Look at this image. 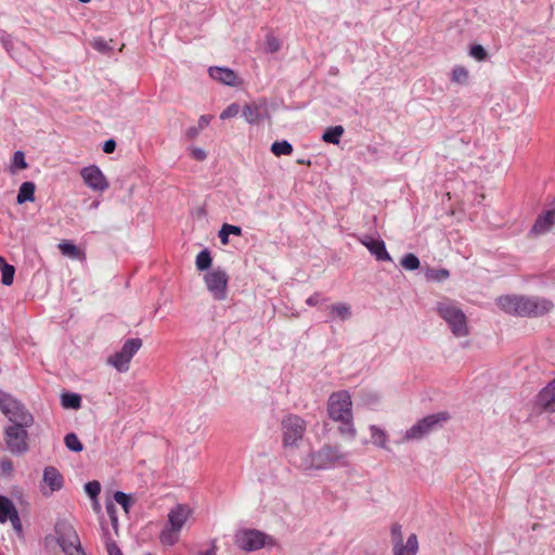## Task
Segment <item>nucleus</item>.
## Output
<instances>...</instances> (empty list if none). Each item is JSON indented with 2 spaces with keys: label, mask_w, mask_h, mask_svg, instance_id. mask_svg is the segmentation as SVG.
Returning <instances> with one entry per match:
<instances>
[{
  "label": "nucleus",
  "mask_w": 555,
  "mask_h": 555,
  "mask_svg": "<svg viewBox=\"0 0 555 555\" xmlns=\"http://www.w3.org/2000/svg\"><path fill=\"white\" fill-rule=\"evenodd\" d=\"M217 546L215 542H212L210 548L204 552H199L197 555H216Z\"/></svg>",
  "instance_id": "56"
},
{
  "label": "nucleus",
  "mask_w": 555,
  "mask_h": 555,
  "mask_svg": "<svg viewBox=\"0 0 555 555\" xmlns=\"http://www.w3.org/2000/svg\"><path fill=\"white\" fill-rule=\"evenodd\" d=\"M85 490L91 499H95L101 492V485L96 480L89 481L85 485Z\"/></svg>",
  "instance_id": "43"
},
{
  "label": "nucleus",
  "mask_w": 555,
  "mask_h": 555,
  "mask_svg": "<svg viewBox=\"0 0 555 555\" xmlns=\"http://www.w3.org/2000/svg\"><path fill=\"white\" fill-rule=\"evenodd\" d=\"M401 266L405 269V270H409V271H413V270H416L420 268V259L417 258L416 255L412 254V253H409V254H405L401 261H400Z\"/></svg>",
  "instance_id": "35"
},
{
  "label": "nucleus",
  "mask_w": 555,
  "mask_h": 555,
  "mask_svg": "<svg viewBox=\"0 0 555 555\" xmlns=\"http://www.w3.org/2000/svg\"><path fill=\"white\" fill-rule=\"evenodd\" d=\"M92 47L101 52V53H105V52H108L112 48L109 47L108 42L101 38V37H98V38H94L93 41H92Z\"/></svg>",
  "instance_id": "45"
},
{
  "label": "nucleus",
  "mask_w": 555,
  "mask_h": 555,
  "mask_svg": "<svg viewBox=\"0 0 555 555\" xmlns=\"http://www.w3.org/2000/svg\"><path fill=\"white\" fill-rule=\"evenodd\" d=\"M436 310L440 318L447 322L455 337H465L469 334L467 318L453 301L449 299L439 301Z\"/></svg>",
  "instance_id": "4"
},
{
  "label": "nucleus",
  "mask_w": 555,
  "mask_h": 555,
  "mask_svg": "<svg viewBox=\"0 0 555 555\" xmlns=\"http://www.w3.org/2000/svg\"><path fill=\"white\" fill-rule=\"evenodd\" d=\"M0 43L8 53H11L13 51V37L4 29H0Z\"/></svg>",
  "instance_id": "39"
},
{
  "label": "nucleus",
  "mask_w": 555,
  "mask_h": 555,
  "mask_svg": "<svg viewBox=\"0 0 555 555\" xmlns=\"http://www.w3.org/2000/svg\"><path fill=\"white\" fill-rule=\"evenodd\" d=\"M114 499L118 504L122 506L125 512H129V508L132 504V500L129 494L121 491H116L114 494Z\"/></svg>",
  "instance_id": "38"
},
{
  "label": "nucleus",
  "mask_w": 555,
  "mask_h": 555,
  "mask_svg": "<svg viewBox=\"0 0 555 555\" xmlns=\"http://www.w3.org/2000/svg\"><path fill=\"white\" fill-rule=\"evenodd\" d=\"M349 453L339 446L324 444L318 451L302 452L291 450L288 459L293 466L304 472L324 470L336 466H347Z\"/></svg>",
  "instance_id": "1"
},
{
  "label": "nucleus",
  "mask_w": 555,
  "mask_h": 555,
  "mask_svg": "<svg viewBox=\"0 0 555 555\" xmlns=\"http://www.w3.org/2000/svg\"><path fill=\"white\" fill-rule=\"evenodd\" d=\"M448 420L449 414L447 412H439L436 414L427 415L405 431L403 440H421L441 427L442 423Z\"/></svg>",
  "instance_id": "6"
},
{
  "label": "nucleus",
  "mask_w": 555,
  "mask_h": 555,
  "mask_svg": "<svg viewBox=\"0 0 555 555\" xmlns=\"http://www.w3.org/2000/svg\"><path fill=\"white\" fill-rule=\"evenodd\" d=\"M361 243L370 250V253L376 258L377 261H392V258L388 254L385 242L383 240H375L371 236H365L363 240H361Z\"/></svg>",
  "instance_id": "15"
},
{
  "label": "nucleus",
  "mask_w": 555,
  "mask_h": 555,
  "mask_svg": "<svg viewBox=\"0 0 555 555\" xmlns=\"http://www.w3.org/2000/svg\"><path fill=\"white\" fill-rule=\"evenodd\" d=\"M378 400L377 396L376 395H372L370 397V399L367 400V403H374Z\"/></svg>",
  "instance_id": "57"
},
{
  "label": "nucleus",
  "mask_w": 555,
  "mask_h": 555,
  "mask_svg": "<svg viewBox=\"0 0 555 555\" xmlns=\"http://www.w3.org/2000/svg\"><path fill=\"white\" fill-rule=\"evenodd\" d=\"M322 300L320 293H314L310 297L307 298L306 304L308 306H317Z\"/></svg>",
  "instance_id": "52"
},
{
  "label": "nucleus",
  "mask_w": 555,
  "mask_h": 555,
  "mask_svg": "<svg viewBox=\"0 0 555 555\" xmlns=\"http://www.w3.org/2000/svg\"><path fill=\"white\" fill-rule=\"evenodd\" d=\"M240 113V105L237 103L230 104L223 112L220 114L221 119H229L235 117Z\"/></svg>",
  "instance_id": "44"
},
{
  "label": "nucleus",
  "mask_w": 555,
  "mask_h": 555,
  "mask_svg": "<svg viewBox=\"0 0 555 555\" xmlns=\"http://www.w3.org/2000/svg\"><path fill=\"white\" fill-rule=\"evenodd\" d=\"M222 227L224 228L228 234H233L236 236L242 235V228L238 225L224 223Z\"/></svg>",
  "instance_id": "48"
},
{
  "label": "nucleus",
  "mask_w": 555,
  "mask_h": 555,
  "mask_svg": "<svg viewBox=\"0 0 555 555\" xmlns=\"http://www.w3.org/2000/svg\"><path fill=\"white\" fill-rule=\"evenodd\" d=\"M108 555H122L120 548L114 541H109L106 544Z\"/></svg>",
  "instance_id": "50"
},
{
  "label": "nucleus",
  "mask_w": 555,
  "mask_h": 555,
  "mask_svg": "<svg viewBox=\"0 0 555 555\" xmlns=\"http://www.w3.org/2000/svg\"><path fill=\"white\" fill-rule=\"evenodd\" d=\"M57 544L66 555H86L76 530L68 524L55 527Z\"/></svg>",
  "instance_id": "9"
},
{
  "label": "nucleus",
  "mask_w": 555,
  "mask_h": 555,
  "mask_svg": "<svg viewBox=\"0 0 555 555\" xmlns=\"http://www.w3.org/2000/svg\"><path fill=\"white\" fill-rule=\"evenodd\" d=\"M496 304L508 314L526 318L542 317L554 307L553 302L548 299L524 295L500 296L496 299Z\"/></svg>",
  "instance_id": "2"
},
{
  "label": "nucleus",
  "mask_w": 555,
  "mask_h": 555,
  "mask_svg": "<svg viewBox=\"0 0 555 555\" xmlns=\"http://www.w3.org/2000/svg\"><path fill=\"white\" fill-rule=\"evenodd\" d=\"M30 426L21 423L4 428L7 448L12 454L22 455L29 450L27 428Z\"/></svg>",
  "instance_id": "7"
},
{
  "label": "nucleus",
  "mask_w": 555,
  "mask_h": 555,
  "mask_svg": "<svg viewBox=\"0 0 555 555\" xmlns=\"http://www.w3.org/2000/svg\"><path fill=\"white\" fill-rule=\"evenodd\" d=\"M418 551V541L415 533H411L408 537L405 543L395 545L393 555H416Z\"/></svg>",
  "instance_id": "21"
},
{
  "label": "nucleus",
  "mask_w": 555,
  "mask_h": 555,
  "mask_svg": "<svg viewBox=\"0 0 555 555\" xmlns=\"http://www.w3.org/2000/svg\"><path fill=\"white\" fill-rule=\"evenodd\" d=\"M281 49V41L273 35L269 34L266 37L264 51L267 53H275Z\"/></svg>",
  "instance_id": "37"
},
{
  "label": "nucleus",
  "mask_w": 555,
  "mask_h": 555,
  "mask_svg": "<svg viewBox=\"0 0 555 555\" xmlns=\"http://www.w3.org/2000/svg\"><path fill=\"white\" fill-rule=\"evenodd\" d=\"M201 129L198 127H190L188 130H186V137L189 139H194L198 135Z\"/></svg>",
  "instance_id": "54"
},
{
  "label": "nucleus",
  "mask_w": 555,
  "mask_h": 555,
  "mask_svg": "<svg viewBox=\"0 0 555 555\" xmlns=\"http://www.w3.org/2000/svg\"><path fill=\"white\" fill-rule=\"evenodd\" d=\"M10 520L14 531L18 537L23 535L22 521L14 503L7 496L0 495V522Z\"/></svg>",
  "instance_id": "14"
},
{
  "label": "nucleus",
  "mask_w": 555,
  "mask_h": 555,
  "mask_svg": "<svg viewBox=\"0 0 555 555\" xmlns=\"http://www.w3.org/2000/svg\"><path fill=\"white\" fill-rule=\"evenodd\" d=\"M80 176L83 183L94 192H104L109 188L108 180L96 165L83 167Z\"/></svg>",
  "instance_id": "13"
},
{
  "label": "nucleus",
  "mask_w": 555,
  "mask_h": 555,
  "mask_svg": "<svg viewBox=\"0 0 555 555\" xmlns=\"http://www.w3.org/2000/svg\"><path fill=\"white\" fill-rule=\"evenodd\" d=\"M331 314L345 321L351 317L350 306L347 304H334L330 306Z\"/></svg>",
  "instance_id": "27"
},
{
  "label": "nucleus",
  "mask_w": 555,
  "mask_h": 555,
  "mask_svg": "<svg viewBox=\"0 0 555 555\" xmlns=\"http://www.w3.org/2000/svg\"><path fill=\"white\" fill-rule=\"evenodd\" d=\"M43 482L47 483L53 492L63 488L64 479L62 474L54 466H48L43 470Z\"/></svg>",
  "instance_id": "18"
},
{
  "label": "nucleus",
  "mask_w": 555,
  "mask_h": 555,
  "mask_svg": "<svg viewBox=\"0 0 555 555\" xmlns=\"http://www.w3.org/2000/svg\"><path fill=\"white\" fill-rule=\"evenodd\" d=\"M283 444L287 450H296L294 447L301 440L306 431V422L298 415L288 414L282 420Z\"/></svg>",
  "instance_id": "8"
},
{
  "label": "nucleus",
  "mask_w": 555,
  "mask_h": 555,
  "mask_svg": "<svg viewBox=\"0 0 555 555\" xmlns=\"http://www.w3.org/2000/svg\"><path fill=\"white\" fill-rule=\"evenodd\" d=\"M180 530H176L172 527L168 526L160 532V542L166 545H173L177 543L179 539Z\"/></svg>",
  "instance_id": "30"
},
{
  "label": "nucleus",
  "mask_w": 555,
  "mask_h": 555,
  "mask_svg": "<svg viewBox=\"0 0 555 555\" xmlns=\"http://www.w3.org/2000/svg\"><path fill=\"white\" fill-rule=\"evenodd\" d=\"M263 107L256 103L247 104L243 107L242 115L245 120L250 124H257L262 116Z\"/></svg>",
  "instance_id": "22"
},
{
  "label": "nucleus",
  "mask_w": 555,
  "mask_h": 555,
  "mask_svg": "<svg viewBox=\"0 0 555 555\" xmlns=\"http://www.w3.org/2000/svg\"><path fill=\"white\" fill-rule=\"evenodd\" d=\"M451 80L459 85H466L468 81V70L463 66H455L452 69Z\"/></svg>",
  "instance_id": "33"
},
{
  "label": "nucleus",
  "mask_w": 555,
  "mask_h": 555,
  "mask_svg": "<svg viewBox=\"0 0 555 555\" xmlns=\"http://www.w3.org/2000/svg\"><path fill=\"white\" fill-rule=\"evenodd\" d=\"M344 131L343 126L330 127L323 132L322 140L326 143L338 144Z\"/></svg>",
  "instance_id": "26"
},
{
  "label": "nucleus",
  "mask_w": 555,
  "mask_h": 555,
  "mask_svg": "<svg viewBox=\"0 0 555 555\" xmlns=\"http://www.w3.org/2000/svg\"><path fill=\"white\" fill-rule=\"evenodd\" d=\"M116 149V141L114 139H108L103 144V152L106 154H111Z\"/></svg>",
  "instance_id": "51"
},
{
  "label": "nucleus",
  "mask_w": 555,
  "mask_h": 555,
  "mask_svg": "<svg viewBox=\"0 0 555 555\" xmlns=\"http://www.w3.org/2000/svg\"><path fill=\"white\" fill-rule=\"evenodd\" d=\"M538 399L546 411L555 412V379L540 391Z\"/></svg>",
  "instance_id": "20"
},
{
  "label": "nucleus",
  "mask_w": 555,
  "mask_h": 555,
  "mask_svg": "<svg viewBox=\"0 0 555 555\" xmlns=\"http://www.w3.org/2000/svg\"><path fill=\"white\" fill-rule=\"evenodd\" d=\"M64 443L66 448L73 452H80L83 449L82 443L74 433H69L64 437Z\"/></svg>",
  "instance_id": "34"
},
{
  "label": "nucleus",
  "mask_w": 555,
  "mask_h": 555,
  "mask_svg": "<svg viewBox=\"0 0 555 555\" xmlns=\"http://www.w3.org/2000/svg\"><path fill=\"white\" fill-rule=\"evenodd\" d=\"M61 404L65 409L78 410L81 406V396L76 392H64L61 396Z\"/></svg>",
  "instance_id": "25"
},
{
  "label": "nucleus",
  "mask_w": 555,
  "mask_h": 555,
  "mask_svg": "<svg viewBox=\"0 0 555 555\" xmlns=\"http://www.w3.org/2000/svg\"><path fill=\"white\" fill-rule=\"evenodd\" d=\"M425 276L429 281L442 282L450 276V272L447 269H433L429 268L426 270Z\"/></svg>",
  "instance_id": "32"
},
{
  "label": "nucleus",
  "mask_w": 555,
  "mask_h": 555,
  "mask_svg": "<svg viewBox=\"0 0 555 555\" xmlns=\"http://www.w3.org/2000/svg\"><path fill=\"white\" fill-rule=\"evenodd\" d=\"M0 470H1L2 475L11 476L13 474V470H14L12 461L9 460V459H3L0 462Z\"/></svg>",
  "instance_id": "47"
},
{
  "label": "nucleus",
  "mask_w": 555,
  "mask_h": 555,
  "mask_svg": "<svg viewBox=\"0 0 555 555\" xmlns=\"http://www.w3.org/2000/svg\"><path fill=\"white\" fill-rule=\"evenodd\" d=\"M208 124H209V118L207 116L203 115L198 119V126L197 127L202 130L205 127H207Z\"/></svg>",
  "instance_id": "55"
},
{
  "label": "nucleus",
  "mask_w": 555,
  "mask_h": 555,
  "mask_svg": "<svg viewBox=\"0 0 555 555\" xmlns=\"http://www.w3.org/2000/svg\"><path fill=\"white\" fill-rule=\"evenodd\" d=\"M209 76L217 81H220L227 86H236L237 75L234 70L228 67L214 66L209 68Z\"/></svg>",
  "instance_id": "17"
},
{
  "label": "nucleus",
  "mask_w": 555,
  "mask_h": 555,
  "mask_svg": "<svg viewBox=\"0 0 555 555\" xmlns=\"http://www.w3.org/2000/svg\"><path fill=\"white\" fill-rule=\"evenodd\" d=\"M218 235H219V238H220V241H221V243L223 245H227L229 243V235L230 234L227 233V231L224 230L223 227H221V229L219 230Z\"/></svg>",
  "instance_id": "53"
},
{
  "label": "nucleus",
  "mask_w": 555,
  "mask_h": 555,
  "mask_svg": "<svg viewBox=\"0 0 555 555\" xmlns=\"http://www.w3.org/2000/svg\"><path fill=\"white\" fill-rule=\"evenodd\" d=\"M352 401L348 391L333 392L327 401V414L331 420L339 422V433L354 439L357 430L352 423Z\"/></svg>",
  "instance_id": "3"
},
{
  "label": "nucleus",
  "mask_w": 555,
  "mask_h": 555,
  "mask_svg": "<svg viewBox=\"0 0 555 555\" xmlns=\"http://www.w3.org/2000/svg\"><path fill=\"white\" fill-rule=\"evenodd\" d=\"M298 164H301V165H310V160L309 159H298L297 160Z\"/></svg>",
  "instance_id": "58"
},
{
  "label": "nucleus",
  "mask_w": 555,
  "mask_h": 555,
  "mask_svg": "<svg viewBox=\"0 0 555 555\" xmlns=\"http://www.w3.org/2000/svg\"><path fill=\"white\" fill-rule=\"evenodd\" d=\"M106 513L111 519V522L114 527H117L118 518L116 506L112 501L106 502L105 504Z\"/></svg>",
  "instance_id": "46"
},
{
  "label": "nucleus",
  "mask_w": 555,
  "mask_h": 555,
  "mask_svg": "<svg viewBox=\"0 0 555 555\" xmlns=\"http://www.w3.org/2000/svg\"><path fill=\"white\" fill-rule=\"evenodd\" d=\"M142 347L141 338H129L127 339L121 349L118 352L109 356L107 363L114 366L118 372L124 373L129 370V363L133 356Z\"/></svg>",
  "instance_id": "10"
},
{
  "label": "nucleus",
  "mask_w": 555,
  "mask_h": 555,
  "mask_svg": "<svg viewBox=\"0 0 555 555\" xmlns=\"http://www.w3.org/2000/svg\"><path fill=\"white\" fill-rule=\"evenodd\" d=\"M270 150L275 156L291 155L293 145L287 140L275 141L272 143Z\"/></svg>",
  "instance_id": "28"
},
{
  "label": "nucleus",
  "mask_w": 555,
  "mask_h": 555,
  "mask_svg": "<svg viewBox=\"0 0 555 555\" xmlns=\"http://www.w3.org/2000/svg\"><path fill=\"white\" fill-rule=\"evenodd\" d=\"M207 289L216 300H224L228 296L229 276L223 269L217 268L205 274Z\"/></svg>",
  "instance_id": "11"
},
{
  "label": "nucleus",
  "mask_w": 555,
  "mask_h": 555,
  "mask_svg": "<svg viewBox=\"0 0 555 555\" xmlns=\"http://www.w3.org/2000/svg\"><path fill=\"white\" fill-rule=\"evenodd\" d=\"M371 437L373 439V442L383 449L386 448V441H387V435L386 433L377 427L376 425L370 426Z\"/></svg>",
  "instance_id": "31"
},
{
  "label": "nucleus",
  "mask_w": 555,
  "mask_h": 555,
  "mask_svg": "<svg viewBox=\"0 0 555 555\" xmlns=\"http://www.w3.org/2000/svg\"><path fill=\"white\" fill-rule=\"evenodd\" d=\"M212 258L208 249L201 250L196 256V268L199 271L208 270L211 266Z\"/></svg>",
  "instance_id": "29"
},
{
  "label": "nucleus",
  "mask_w": 555,
  "mask_h": 555,
  "mask_svg": "<svg viewBox=\"0 0 555 555\" xmlns=\"http://www.w3.org/2000/svg\"><path fill=\"white\" fill-rule=\"evenodd\" d=\"M25 169L27 168V163L25 160V155L22 151H16L13 155L12 159V169Z\"/></svg>",
  "instance_id": "42"
},
{
  "label": "nucleus",
  "mask_w": 555,
  "mask_h": 555,
  "mask_svg": "<svg viewBox=\"0 0 555 555\" xmlns=\"http://www.w3.org/2000/svg\"><path fill=\"white\" fill-rule=\"evenodd\" d=\"M267 540H272V538L256 529L241 530L235 534V544L246 552L262 548Z\"/></svg>",
  "instance_id": "12"
},
{
  "label": "nucleus",
  "mask_w": 555,
  "mask_h": 555,
  "mask_svg": "<svg viewBox=\"0 0 555 555\" xmlns=\"http://www.w3.org/2000/svg\"><path fill=\"white\" fill-rule=\"evenodd\" d=\"M81 3H89L91 0H78Z\"/></svg>",
  "instance_id": "60"
},
{
  "label": "nucleus",
  "mask_w": 555,
  "mask_h": 555,
  "mask_svg": "<svg viewBox=\"0 0 555 555\" xmlns=\"http://www.w3.org/2000/svg\"><path fill=\"white\" fill-rule=\"evenodd\" d=\"M469 55L479 62H482L488 57V53L481 44L472 46Z\"/></svg>",
  "instance_id": "40"
},
{
  "label": "nucleus",
  "mask_w": 555,
  "mask_h": 555,
  "mask_svg": "<svg viewBox=\"0 0 555 555\" xmlns=\"http://www.w3.org/2000/svg\"><path fill=\"white\" fill-rule=\"evenodd\" d=\"M554 223H555V209H551V210H547L544 214L540 215L537 218L531 231L534 232L535 234H544L547 231H550V229L552 228V225Z\"/></svg>",
  "instance_id": "19"
},
{
  "label": "nucleus",
  "mask_w": 555,
  "mask_h": 555,
  "mask_svg": "<svg viewBox=\"0 0 555 555\" xmlns=\"http://www.w3.org/2000/svg\"><path fill=\"white\" fill-rule=\"evenodd\" d=\"M100 205V202L99 201H94L91 205H90V208L92 209H96Z\"/></svg>",
  "instance_id": "59"
},
{
  "label": "nucleus",
  "mask_w": 555,
  "mask_h": 555,
  "mask_svg": "<svg viewBox=\"0 0 555 555\" xmlns=\"http://www.w3.org/2000/svg\"><path fill=\"white\" fill-rule=\"evenodd\" d=\"M191 154L196 160H204L207 157L206 152L201 147H193Z\"/></svg>",
  "instance_id": "49"
},
{
  "label": "nucleus",
  "mask_w": 555,
  "mask_h": 555,
  "mask_svg": "<svg viewBox=\"0 0 555 555\" xmlns=\"http://www.w3.org/2000/svg\"><path fill=\"white\" fill-rule=\"evenodd\" d=\"M0 411L12 424L33 425L34 416L13 395L0 390Z\"/></svg>",
  "instance_id": "5"
},
{
  "label": "nucleus",
  "mask_w": 555,
  "mask_h": 555,
  "mask_svg": "<svg viewBox=\"0 0 555 555\" xmlns=\"http://www.w3.org/2000/svg\"><path fill=\"white\" fill-rule=\"evenodd\" d=\"M391 541L393 546L403 543L402 527L399 524H393L390 529Z\"/></svg>",
  "instance_id": "41"
},
{
  "label": "nucleus",
  "mask_w": 555,
  "mask_h": 555,
  "mask_svg": "<svg viewBox=\"0 0 555 555\" xmlns=\"http://www.w3.org/2000/svg\"><path fill=\"white\" fill-rule=\"evenodd\" d=\"M191 514L186 505L179 504L168 514L169 526L176 530H181Z\"/></svg>",
  "instance_id": "16"
},
{
  "label": "nucleus",
  "mask_w": 555,
  "mask_h": 555,
  "mask_svg": "<svg viewBox=\"0 0 555 555\" xmlns=\"http://www.w3.org/2000/svg\"><path fill=\"white\" fill-rule=\"evenodd\" d=\"M15 275V268L12 264H8L1 268V283L5 286H10L13 283Z\"/></svg>",
  "instance_id": "36"
},
{
  "label": "nucleus",
  "mask_w": 555,
  "mask_h": 555,
  "mask_svg": "<svg viewBox=\"0 0 555 555\" xmlns=\"http://www.w3.org/2000/svg\"><path fill=\"white\" fill-rule=\"evenodd\" d=\"M35 190L36 185L31 181L23 182L20 186L16 203L22 205L26 202H34L35 201Z\"/></svg>",
  "instance_id": "23"
},
{
  "label": "nucleus",
  "mask_w": 555,
  "mask_h": 555,
  "mask_svg": "<svg viewBox=\"0 0 555 555\" xmlns=\"http://www.w3.org/2000/svg\"><path fill=\"white\" fill-rule=\"evenodd\" d=\"M59 249L62 253V255L70 257L73 259H81L85 257V254L69 241H62L59 244Z\"/></svg>",
  "instance_id": "24"
}]
</instances>
